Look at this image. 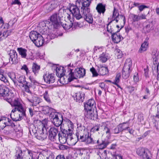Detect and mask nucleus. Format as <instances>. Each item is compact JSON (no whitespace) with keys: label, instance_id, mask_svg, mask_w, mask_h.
I'll list each match as a JSON object with an SVG mask.
<instances>
[{"label":"nucleus","instance_id":"ddd939ff","mask_svg":"<svg viewBox=\"0 0 159 159\" xmlns=\"http://www.w3.org/2000/svg\"><path fill=\"white\" fill-rule=\"evenodd\" d=\"M11 92H10L9 89L7 88H0V95L3 98L4 100L7 102V99L10 98Z\"/></svg>","mask_w":159,"mask_h":159},{"label":"nucleus","instance_id":"0e129e2a","mask_svg":"<svg viewBox=\"0 0 159 159\" xmlns=\"http://www.w3.org/2000/svg\"><path fill=\"white\" fill-rule=\"evenodd\" d=\"M104 130L105 131V132L107 134H111V131L110 129L106 126L104 127Z\"/></svg>","mask_w":159,"mask_h":159},{"label":"nucleus","instance_id":"bb28decb","mask_svg":"<svg viewBox=\"0 0 159 159\" xmlns=\"http://www.w3.org/2000/svg\"><path fill=\"white\" fill-rule=\"evenodd\" d=\"M154 29L153 25L152 22H149L143 28V30L145 33L150 32Z\"/></svg>","mask_w":159,"mask_h":159},{"label":"nucleus","instance_id":"412c9836","mask_svg":"<svg viewBox=\"0 0 159 159\" xmlns=\"http://www.w3.org/2000/svg\"><path fill=\"white\" fill-rule=\"evenodd\" d=\"M73 97L74 98L75 100H76L77 102H82L84 99L85 94L84 92L80 91L75 93Z\"/></svg>","mask_w":159,"mask_h":159},{"label":"nucleus","instance_id":"e2e57ef3","mask_svg":"<svg viewBox=\"0 0 159 159\" xmlns=\"http://www.w3.org/2000/svg\"><path fill=\"white\" fill-rule=\"evenodd\" d=\"M127 89L130 93H132L135 89V88L134 87L130 86L128 87Z\"/></svg>","mask_w":159,"mask_h":159},{"label":"nucleus","instance_id":"393cba45","mask_svg":"<svg viewBox=\"0 0 159 159\" xmlns=\"http://www.w3.org/2000/svg\"><path fill=\"white\" fill-rule=\"evenodd\" d=\"M76 71L75 72V75L79 78L84 77L85 74V70L82 68H77Z\"/></svg>","mask_w":159,"mask_h":159},{"label":"nucleus","instance_id":"69168bd1","mask_svg":"<svg viewBox=\"0 0 159 159\" xmlns=\"http://www.w3.org/2000/svg\"><path fill=\"white\" fill-rule=\"evenodd\" d=\"M121 125H122L123 127L125 130L127 129H128L129 128V125H126L127 124H128V122H124L123 123H121Z\"/></svg>","mask_w":159,"mask_h":159},{"label":"nucleus","instance_id":"338daca9","mask_svg":"<svg viewBox=\"0 0 159 159\" xmlns=\"http://www.w3.org/2000/svg\"><path fill=\"white\" fill-rule=\"evenodd\" d=\"M118 127L119 128L120 132L123 131V130H125L124 128L123 127V125H121V124H120L117 125Z\"/></svg>","mask_w":159,"mask_h":159},{"label":"nucleus","instance_id":"4468645a","mask_svg":"<svg viewBox=\"0 0 159 159\" xmlns=\"http://www.w3.org/2000/svg\"><path fill=\"white\" fill-rule=\"evenodd\" d=\"M137 154L142 159H144L149 157L148 154L150 153L149 151L144 148H139L137 149Z\"/></svg>","mask_w":159,"mask_h":159},{"label":"nucleus","instance_id":"ea45409f","mask_svg":"<svg viewBox=\"0 0 159 159\" xmlns=\"http://www.w3.org/2000/svg\"><path fill=\"white\" fill-rule=\"evenodd\" d=\"M40 68L39 66L36 63H34L32 67V69L33 72L35 75L36 73H38Z\"/></svg>","mask_w":159,"mask_h":159},{"label":"nucleus","instance_id":"9b49d317","mask_svg":"<svg viewBox=\"0 0 159 159\" xmlns=\"http://www.w3.org/2000/svg\"><path fill=\"white\" fill-rule=\"evenodd\" d=\"M27 99L29 102L32 103L33 106H36L41 102L40 98L31 93L28 96Z\"/></svg>","mask_w":159,"mask_h":159},{"label":"nucleus","instance_id":"bf43d9fd","mask_svg":"<svg viewBox=\"0 0 159 159\" xmlns=\"http://www.w3.org/2000/svg\"><path fill=\"white\" fill-rule=\"evenodd\" d=\"M134 81L136 83L139 81V78L138 73H135L134 75Z\"/></svg>","mask_w":159,"mask_h":159},{"label":"nucleus","instance_id":"4c0bfd02","mask_svg":"<svg viewBox=\"0 0 159 159\" xmlns=\"http://www.w3.org/2000/svg\"><path fill=\"white\" fill-rule=\"evenodd\" d=\"M158 61L153 62V64L152 65V70L153 73L154 72L157 73L158 71V66L159 64H158Z\"/></svg>","mask_w":159,"mask_h":159},{"label":"nucleus","instance_id":"a878e982","mask_svg":"<svg viewBox=\"0 0 159 159\" xmlns=\"http://www.w3.org/2000/svg\"><path fill=\"white\" fill-rule=\"evenodd\" d=\"M111 37L112 41L114 43H119L123 39V38L120 34H117L116 33H113Z\"/></svg>","mask_w":159,"mask_h":159},{"label":"nucleus","instance_id":"cd10ccee","mask_svg":"<svg viewBox=\"0 0 159 159\" xmlns=\"http://www.w3.org/2000/svg\"><path fill=\"white\" fill-rule=\"evenodd\" d=\"M148 39V38H147L146 39L145 41L142 44L141 47L139 50V52L142 53L143 52L147 50L148 45V43L147 41Z\"/></svg>","mask_w":159,"mask_h":159},{"label":"nucleus","instance_id":"49530a36","mask_svg":"<svg viewBox=\"0 0 159 159\" xmlns=\"http://www.w3.org/2000/svg\"><path fill=\"white\" fill-rule=\"evenodd\" d=\"M66 70L63 69H61L59 71H58L57 73H56V75L59 77H61L65 75V72Z\"/></svg>","mask_w":159,"mask_h":159},{"label":"nucleus","instance_id":"a18cd8bd","mask_svg":"<svg viewBox=\"0 0 159 159\" xmlns=\"http://www.w3.org/2000/svg\"><path fill=\"white\" fill-rule=\"evenodd\" d=\"M130 16L133 22H137L139 20L140 18L139 15L134 14H130Z\"/></svg>","mask_w":159,"mask_h":159},{"label":"nucleus","instance_id":"f257e3e1","mask_svg":"<svg viewBox=\"0 0 159 159\" xmlns=\"http://www.w3.org/2000/svg\"><path fill=\"white\" fill-rule=\"evenodd\" d=\"M63 10L60 9L58 13H55L50 16V21H43L40 22L39 24V27L48 28V29H52V28L57 29L60 26L59 22L62 26L61 23V18L63 17Z\"/></svg>","mask_w":159,"mask_h":159},{"label":"nucleus","instance_id":"de8ad7c7","mask_svg":"<svg viewBox=\"0 0 159 159\" xmlns=\"http://www.w3.org/2000/svg\"><path fill=\"white\" fill-rule=\"evenodd\" d=\"M119 16V13L118 12V10L115 7H114L113 11L112 16L111 19H113L114 17L118 18Z\"/></svg>","mask_w":159,"mask_h":159},{"label":"nucleus","instance_id":"f3484780","mask_svg":"<svg viewBox=\"0 0 159 159\" xmlns=\"http://www.w3.org/2000/svg\"><path fill=\"white\" fill-rule=\"evenodd\" d=\"M47 131L46 128H43L41 130L38 131L36 138L39 140H43L48 136Z\"/></svg>","mask_w":159,"mask_h":159},{"label":"nucleus","instance_id":"4be33fe9","mask_svg":"<svg viewBox=\"0 0 159 159\" xmlns=\"http://www.w3.org/2000/svg\"><path fill=\"white\" fill-rule=\"evenodd\" d=\"M106 6L105 4L99 3L97 4L96 9L99 14H102L103 15L106 10Z\"/></svg>","mask_w":159,"mask_h":159},{"label":"nucleus","instance_id":"1a4fd4ad","mask_svg":"<svg viewBox=\"0 0 159 159\" xmlns=\"http://www.w3.org/2000/svg\"><path fill=\"white\" fill-rule=\"evenodd\" d=\"M69 10L72 16L75 17L76 19L79 20L82 18V16L80 13L79 9L76 5H71Z\"/></svg>","mask_w":159,"mask_h":159},{"label":"nucleus","instance_id":"4d7b16f0","mask_svg":"<svg viewBox=\"0 0 159 159\" xmlns=\"http://www.w3.org/2000/svg\"><path fill=\"white\" fill-rule=\"evenodd\" d=\"M7 75L11 79V80L15 79H16V75L14 73H8Z\"/></svg>","mask_w":159,"mask_h":159},{"label":"nucleus","instance_id":"e433bc0d","mask_svg":"<svg viewBox=\"0 0 159 159\" xmlns=\"http://www.w3.org/2000/svg\"><path fill=\"white\" fill-rule=\"evenodd\" d=\"M57 6V4L55 2H52L50 4H48L47 5L46 8L48 11H50L55 8Z\"/></svg>","mask_w":159,"mask_h":159},{"label":"nucleus","instance_id":"37998d69","mask_svg":"<svg viewBox=\"0 0 159 159\" xmlns=\"http://www.w3.org/2000/svg\"><path fill=\"white\" fill-rule=\"evenodd\" d=\"M16 79L18 82L21 84L22 85H23V84L26 81L25 77L24 75H20L19 77H17Z\"/></svg>","mask_w":159,"mask_h":159},{"label":"nucleus","instance_id":"3c124183","mask_svg":"<svg viewBox=\"0 0 159 159\" xmlns=\"http://www.w3.org/2000/svg\"><path fill=\"white\" fill-rule=\"evenodd\" d=\"M70 72L69 74V78H68V80L69 82H71L75 78L74 76V73L72 72V70L70 69Z\"/></svg>","mask_w":159,"mask_h":159},{"label":"nucleus","instance_id":"c756f323","mask_svg":"<svg viewBox=\"0 0 159 159\" xmlns=\"http://www.w3.org/2000/svg\"><path fill=\"white\" fill-rule=\"evenodd\" d=\"M98 147L100 149H103L105 148L108 144L109 143L107 141H100L98 140L97 141Z\"/></svg>","mask_w":159,"mask_h":159},{"label":"nucleus","instance_id":"b1692460","mask_svg":"<svg viewBox=\"0 0 159 159\" xmlns=\"http://www.w3.org/2000/svg\"><path fill=\"white\" fill-rule=\"evenodd\" d=\"M67 17L68 19H69V20H70V24L69 25H67V24H65V25H64L63 24L62 26L63 27V28L65 30H68L71 28L73 26H74V28H75L76 25H78V23L75 22L73 23V22H72V21L71 20H70V19H71V18L70 16V15H68Z\"/></svg>","mask_w":159,"mask_h":159},{"label":"nucleus","instance_id":"f03ea898","mask_svg":"<svg viewBox=\"0 0 159 159\" xmlns=\"http://www.w3.org/2000/svg\"><path fill=\"white\" fill-rule=\"evenodd\" d=\"M30 39L38 47L42 46L44 42L43 35H42L37 31H32L29 35Z\"/></svg>","mask_w":159,"mask_h":159},{"label":"nucleus","instance_id":"a19ab883","mask_svg":"<svg viewBox=\"0 0 159 159\" xmlns=\"http://www.w3.org/2000/svg\"><path fill=\"white\" fill-rule=\"evenodd\" d=\"M43 97L45 100L49 103H51V101L49 97V95L48 94V91H45L43 94Z\"/></svg>","mask_w":159,"mask_h":159},{"label":"nucleus","instance_id":"0eeeda50","mask_svg":"<svg viewBox=\"0 0 159 159\" xmlns=\"http://www.w3.org/2000/svg\"><path fill=\"white\" fill-rule=\"evenodd\" d=\"M50 117L52 119V122L57 127H62L63 117L61 113L57 112H52L51 113Z\"/></svg>","mask_w":159,"mask_h":159},{"label":"nucleus","instance_id":"6ab92c4d","mask_svg":"<svg viewBox=\"0 0 159 159\" xmlns=\"http://www.w3.org/2000/svg\"><path fill=\"white\" fill-rule=\"evenodd\" d=\"M61 131V133H60L61 134H64L65 136L67 137L68 141H71L73 139L72 136V130L70 129H63L61 126L60 127Z\"/></svg>","mask_w":159,"mask_h":159},{"label":"nucleus","instance_id":"9d476101","mask_svg":"<svg viewBox=\"0 0 159 159\" xmlns=\"http://www.w3.org/2000/svg\"><path fill=\"white\" fill-rule=\"evenodd\" d=\"M58 128L54 127L50 128L49 131V139L52 141H54L56 140L57 134L58 133Z\"/></svg>","mask_w":159,"mask_h":159},{"label":"nucleus","instance_id":"5701e85b","mask_svg":"<svg viewBox=\"0 0 159 159\" xmlns=\"http://www.w3.org/2000/svg\"><path fill=\"white\" fill-rule=\"evenodd\" d=\"M98 72L101 75H106L108 72L107 67H106L100 64L98 66Z\"/></svg>","mask_w":159,"mask_h":159},{"label":"nucleus","instance_id":"f704fd0d","mask_svg":"<svg viewBox=\"0 0 159 159\" xmlns=\"http://www.w3.org/2000/svg\"><path fill=\"white\" fill-rule=\"evenodd\" d=\"M81 11L82 12L81 16L82 17L90 14V8L87 7H82L81 8Z\"/></svg>","mask_w":159,"mask_h":159},{"label":"nucleus","instance_id":"473e14b6","mask_svg":"<svg viewBox=\"0 0 159 159\" xmlns=\"http://www.w3.org/2000/svg\"><path fill=\"white\" fill-rule=\"evenodd\" d=\"M58 136L59 141L61 143H64L68 140L67 137L65 136L64 134H61L60 132L58 134Z\"/></svg>","mask_w":159,"mask_h":159},{"label":"nucleus","instance_id":"aec40b11","mask_svg":"<svg viewBox=\"0 0 159 159\" xmlns=\"http://www.w3.org/2000/svg\"><path fill=\"white\" fill-rule=\"evenodd\" d=\"M44 80L47 84L53 83L55 80L54 74H46L43 76Z\"/></svg>","mask_w":159,"mask_h":159},{"label":"nucleus","instance_id":"20e7f679","mask_svg":"<svg viewBox=\"0 0 159 159\" xmlns=\"http://www.w3.org/2000/svg\"><path fill=\"white\" fill-rule=\"evenodd\" d=\"M22 111L18 107H15L13 109L11 114V117L14 121H20L22 119L24 116H26L25 110L22 109Z\"/></svg>","mask_w":159,"mask_h":159},{"label":"nucleus","instance_id":"a211bd4d","mask_svg":"<svg viewBox=\"0 0 159 159\" xmlns=\"http://www.w3.org/2000/svg\"><path fill=\"white\" fill-rule=\"evenodd\" d=\"M5 120H7V122H5L3 120H2V125L1 126V129H3L4 128L8 127H11L13 128L15 126V123L13 122L10 119L8 118L5 117Z\"/></svg>","mask_w":159,"mask_h":159},{"label":"nucleus","instance_id":"8fccbe9b","mask_svg":"<svg viewBox=\"0 0 159 159\" xmlns=\"http://www.w3.org/2000/svg\"><path fill=\"white\" fill-rule=\"evenodd\" d=\"M26 150L27 151L28 154L31 157V158H29V159H35L34 156L35 154V152L28 149H26Z\"/></svg>","mask_w":159,"mask_h":159},{"label":"nucleus","instance_id":"79ce46f5","mask_svg":"<svg viewBox=\"0 0 159 159\" xmlns=\"http://www.w3.org/2000/svg\"><path fill=\"white\" fill-rule=\"evenodd\" d=\"M91 0H83L82 2V7H89Z\"/></svg>","mask_w":159,"mask_h":159},{"label":"nucleus","instance_id":"774afa93","mask_svg":"<svg viewBox=\"0 0 159 159\" xmlns=\"http://www.w3.org/2000/svg\"><path fill=\"white\" fill-rule=\"evenodd\" d=\"M56 159H65L64 155H59L57 156Z\"/></svg>","mask_w":159,"mask_h":159},{"label":"nucleus","instance_id":"6e6552de","mask_svg":"<svg viewBox=\"0 0 159 159\" xmlns=\"http://www.w3.org/2000/svg\"><path fill=\"white\" fill-rule=\"evenodd\" d=\"M84 116L87 119L92 120H96L98 119V112L96 108L94 109L84 111Z\"/></svg>","mask_w":159,"mask_h":159},{"label":"nucleus","instance_id":"5fc2aeb1","mask_svg":"<svg viewBox=\"0 0 159 159\" xmlns=\"http://www.w3.org/2000/svg\"><path fill=\"white\" fill-rule=\"evenodd\" d=\"M0 80L5 83H8L7 80L3 74H0Z\"/></svg>","mask_w":159,"mask_h":159},{"label":"nucleus","instance_id":"39448f33","mask_svg":"<svg viewBox=\"0 0 159 159\" xmlns=\"http://www.w3.org/2000/svg\"><path fill=\"white\" fill-rule=\"evenodd\" d=\"M132 61L131 59H127L122 71V76L124 79H126L129 77L132 70Z\"/></svg>","mask_w":159,"mask_h":159},{"label":"nucleus","instance_id":"c03bdc74","mask_svg":"<svg viewBox=\"0 0 159 159\" xmlns=\"http://www.w3.org/2000/svg\"><path fill=\"white\" fill-rule=\"evenodd\" d=\"M120 73H118L117 74L115 78V81L113 83V84L122 89L120 87L118 84V83L120 81Z\"/></svg>","mask_w":159,"mask_h":159},{"label":"nucleus","instance_id":"7c9ffc66","mask_svg":"<svg viewBox=\"0 0 159 159\" xmlns=\"http://www.w3.org/2000/svg\"><path fill=\"white\" fill-rule=\"evenodd\" d=\"M17 51L22 58H25L26 57L27 52V50L26 49L21 47L18 48H17Z\"/></svg>","mask_w":159,"mask_h":159},{"label":"nucleus","instance_id":"864d4df0","mask_svg":"<svg viewBox=\"0 0 159 159\" xmlns=\"http://www.w3.org/2000/svg\"><path fill=\"white\" fill-rule=\"evenodd\" d=\"M99 128L100 125H96L91 128V131L93 132L98 131H99Z\"/></svg>","mask_w":159,"mask_h":159},{"label":"nucleus","instance_id":"13d9d810","mask_svg":"<svg viewBox=\"0 0 159 159\" xmlns=\"http://www.w3.org/2000/svg\"><path fill=\"white\" fill-rule=\"evenodd\" d=\"M120 132V131L117 126L112 130V133L114 134H118Z\"/></svg>","mask_w":159,"mask_h":159},{"label":"nucleus","instance_id":"052dcab7","mask_svg":"<svg viewBox=\"0 0 159 159\" xmlns=\"http://www.w3.org/2000/svg\"><path fill=\"white\" fill-rule=\"evenodd\" d=\"M68 126L69 129H70L71 130L74 128L73 124L72 122L70 120H68Z\"/></svg>","mask_w":159,"mask_h":159},{"label":"nucleus","instance_id":"6e6d98bb","mask_svg":"<svg viewBox=\"0 0 159 159\" xmlns=\"http://www.w3.org/2000/svg\"><path fill=\"white\" fill-rule=\"evenodd\" d=\"M148 7L144 5L138 6V8L140 12L142 11L145 8H148Z\"/></svg>","mask_w":159,"mask_h":159},{"label":"nucleus","instance_id":"dca6fc26","mask_svg":"<svg viewBox=\"0 0 159 159\" xmlns=\"http://www.w3.org/2000/svg\"><path fill=\"white\" fill-rule=\"evenodd\" d=\"M10 57L9 62L11 64H15L17 63V55L16 51L11 50L8 54Z\"/></svg>","mask_w":159,"mask_h":159},{"label":"nucleus","instance_id":"09e8293b","mask_svg":"<svg viewBox=\"0 0 159 159\" xmlns=\"http://www.w3.org/2000/svg\"><path fill=\"white\" fill-rule=\"evenodd\" d=\"M27 59L33 60L34 58L32 53L30 51L27 52L26 57L25 58Z\"/></svg>","mask_w":159,"mask_h":159},{"label":"nucleus","instance_id":"680f3d73","mask_svg":"<svg viewBox=\"0 0 159 159\" xmlns=\"http://www.w3.org/2000/svg\"><path fill=\"white\" fill-rule=\"evenodd\" d=\"M109 25H108V24H107V31L110 33L112 34L113 33H114V29L111 26L109 27Z\"/></svg>","mask_w":159,"mask_h":159},{"label":"nucleus","instance_id":"f8f14e48","mask_svg":"<svg viewBox=\"0 0 159 159\" xmlns=\"http://www.w3.org/2000/svg\"><path fill=\"white\" fill-rule=\"evenodd\" d=\"M7 99V102L10 103L11 106L18 107V109L20 108L22 111V109H25L18 98H15L13 101L11 98Z\"/></svg>","mask_w":159,"mask_h":159},{"label":"nucleus","instance_id":"2f4dec72","mask_svg":"<svg viewBox=\"0 0 159 159\" xmlns=\"http://www.w3.org/2000/svg\"><path fill=\"white\" fill-rule=\"evenodd\" d=\"M158 52H157V50L154 49L153 50L152 53V58L153 59V62L158 61Z\"/></svg>","mask_w":159,"mask_h":159},{"label":"nucleus","instance_id":"2eb2a0df","mask_svg":"<svg viewBox=\"0 0 159 159\" xmlns=\"http://www.w3.org/2000/svg\"><path fill=\"white\" fill-rule=\"evenodd\" d=\"M84 111H88L94 109L96 108L95 106V102L93 99H90L85 103H84Z\"/></svg>","mask_w":159,"mask_h":159},{"label":"nucleus","instance_id":"72a5a7b5","mask_svg":"<svg viewBox=\"0 0 159 159\" xmlns=\"http://www.w3.org/2000/svg\"><path fill=\"white\" fill-rule=\"evenodd\" d=\"M32 83L28 82L26 81L25 83L22 85L23 87H25V91L29 93H31V92L30 90V88L32 86Z\"/></svg>","mask_w":159,"mask_h":159},{"label":"nucleus","instance_id":"423d86ee","mask_svg":"<svg viewBox=\"0 0 159 159\" xmlns=\"http://www.w3.org/2000/svg\"><path fill=\"white\" fill-rule=\"evenodd\" d=\"M39 32L43 35L44 39V40L47 39L46 41H49L50 40L54 39L58 37L57 34H54L51 32V30L48 29V28L39 27V26L38 27Z\"/></svg>","mask_w":159,"mask_h":159},{"label":"nucleus","instance_id":"c9c22d12","mask_svg":"<svg viewBox=\"0 0 159 159\" xmlns=\"http://www.w3.org/2000/svg\"><path fill=\"white\" fill-rule=\"evenodd\" d=\"M100 60L102 63L105 62L108 60V54L106 52H103L100 56Z\"/></svg>","mask_w":159,"mask_h":159},{"label":"nucleus","instance_id":"603ef678","mask_svg":"<svg viewBox=\"0 0 159 159\" xmlns=\"http://www.w3.org/2000/svg\"><path fill=\"white\" fill-rule=\"evenodd\" d=\"M90 71L92 74V77H97L98 75V73L96 69L94 67H92L90 69Z\"/></svg>","mask_w":159,"mask_h":159},{"label":"nucleus","instance_id":"7ed1b4c3","mask_svg":"<svg viewBox=\"0 0 159 159\" xmlns=\"http://www.w3.org/2000/svg\"><path fill=\"white\" fill-rule=\"evenodd\" d=\"M78 140L80 142H85L86 144H95L96 143L91 137V134L87 130L84 131L83 134L79 132L76 133Z\"/></svg>","mask_w":159,"mask_h":159},{"label":"nucleus","instance_id":"58836bf2","mask_svg":"<svg viewBox=\"0 0 159 159\" xmlns=\"http://www.w3.org/2000/svg\"><path fill=\"white\" fill-rule=\"evenodd\" d=\"M85 20L89 23H92L93 22V18L92 15L90 14L84 16Z\"/></svg>","mask_w":159,"mask_h":159},{"label":"nucleus","instance_id":"c85d7f7f","mask_svg":"<svg viewBox=\"0 0 159 159\" xmlns=\"http://www.w3.org/2000/svg\"><path fill=\"white\" fill-rule=\"evenodd\" d=\"M43 113L45 114H50V116L51 115V113L52 112H55L56 110L51 107H50L48 106L44 107L43 108L42 110Z\"/></svg>","mask_w":159,"mask_h":159}]
</instances>
